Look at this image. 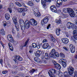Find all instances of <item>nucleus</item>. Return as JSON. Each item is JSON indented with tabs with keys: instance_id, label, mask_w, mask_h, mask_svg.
<instances>
[{
	"instance_id": "obj_39",
	"label": "nucleus",
	"mask_w": 77,
	"mask_h": 77,
	"mask_svg": "<svg viewBox=\"0 0 77 77\" xmlns=\"http://www.w3.org/2000/svg\"><path fill=\"white\" fill-rule=\"evenodd\" d=\"M58 75L60 77H63V75L62 73L60 72H59Z\"/></svg>"
},
{
	"instance_id": "obj_62",
	"label": "nucleus",
	"mask_w": 77,
	"mask_h": 77,
	"mask_svg": "<svg viewBox=\"0 0 77 77\" xmlns=\"http://www.w3.org/2000/svg\"><path fill=\"white\" fill-rule=\"evenodd\" d=\"M2 9V5H0V10Z\"/></svg>"
},
{
	"instance_id": "obj_12",
	"label": "nucleus",
	"mask_w": 77,
	"mask_h": 77,
	"mask_svg": "<svg viewBox=\"0 0 77 77\" xmlns=\"http://www.w3.org/2000/svg\"><path fill=\"white\" fill-rule=\"evenodd\" d=\"M69 47L71 52L72 53H74L75 52V47L72 44H70Z\"/></svg>"
},
{
	"instance_id": "obj_57",
	"label": "nucleus",
	"mask_w": 77,
	"mask_h": 77,
	"mask_svg": "<svg viewBox=\"0 0 77 77\" xmlns=\"http://www.w3.org/2000/svg\"><path fill=\"white\" fill-rule=\"evenodd\" d=\"M23 46H20V50H22V49H23Z\"/></svg>"
},
{
	"instance_id": "obj_7",
	"label": "nucleus",
	"mask_w": 77,
	"mask_h": 77,
	"mask_svg": "<svg viewBox=\"0 0 77 77\" xmlns=\"http://www.w3.org/2000/svg\"><path fill=\"white\" fill-rule=\"evenodd\" d=\"M34 14H35L36 17H41V14H40V13L39 12L38 9H36L35 10Z\"/></svg>"
},
{
	"instance_id": "obj_38",
	"label": "nucleus",
	"mask_w": 77,
	"mask_h": 77,
	"mask_svg": "<svg viewBox=\"0 0 77 77\" xmlns=\"http://www.w3.org/2000/svg\"><path fill=\"white\" fill-rule=\"evenodd\" d=\"M15 4L17 5L18 6H21V4L20 3L18 2H16L15 3Z\"/></svg>"
},
{
	"instance_id": "obj_63",
	"label": "nucleus",
	"mask_w": 77,
	"mask_h": 77,
	"mask_svg": "<svg viewBox=\"0 0 77 77\" xmlns=\"http://www.w3.org/2000/svg\"><path fill=\"white\" fill-rule=\"evenodd\" d=\"M12 33H13V34H15V31L14 30H13L12 31Z\"/></svg>"
},
{
	"instance_id": "obj_15",
	"label": "nucleus",
	"mask_w": 77,
	"mask_h": 77,
	"mask_svg": "<svg viewBox=\"0 0 77 77\" xmlns=\"http://www.w3.org/2000/svg\"><path fill=\"white\" fill-rule=\"evenodd\" d=\"M72 25L71 22H68L67 24L66 27L68 29H71L72 28Z\"/></svg>"
},
{
	"instance_id": "obj_29",
	"label": "nucleus",
	"mask_w": 77,
	"mask_h": 77,
	"mask_svg": "<svg viewBox=\"0 0 77 77\" xmlns=\"http://www.w3.org/2000/svg\"><path fill=\"white\" fill-rule=\"evenodd\" d=\"M50 37L52 41H53V42H56V39H55L53 37V35H51Z\"/></svg>"
},
{
	"instance_id": "obj_22",
	"label": "nucleus",
	"mask_w": 77,
	"mask_h": 77,
	"mask_svg": "<svg viewBox=\"0 0 77 77\" xmlns=\"http://www.w3.org/2000/svg\"><path fill=\"white\" fill-rule=\"evenodd\" d=\"M44 58L46 60H48L50 59V57H48V53H45V54Z\"/></svg>"
},
{
	"instance_id": "obj_26",
	"label": "nucleus",
	"mask_w": 77,
	"mask_h": 77,
	"mask_svg": "<svg viewBox=\"0 0 77 77\" xmlns=\"http://www.w3.org/2000/svg\"><path fill=\"white\" fill-rule=\"evenodd\" d=\"M24 26V25H20L21 30L23 31H24V30H25V29H26V27H25V26Z\"/></svg>"
},
{
	"instance_id": "obj_19",
	"label": "nucleus",
	"mask_w": 77,
	"mask_h": 77,
	"mask_svg": "<svg viewBox=\"0 0 77 77\" xmlns=\"http://www.w3.org/2000/svg\"><path fill=\"white\" fill-rule=\"evenodd\" d=\"M8 45L10 50H11V51H13V46H12V44H11V43H8Z\"/></svg>"
},
{
	"instance_id": "obj_58",
	"label": "nucleus",
	"mask_w": 77,
	"mask_h": 77,
	"mask_svg": "<svg viewBox=\"0 0 77 77\" xmlns=\"http://www.w3.org/2000/svg\"><path fill=\"white\" fill-rule=\"evenodd\" d=\"M22 15H23V16H25V15H26V13L24 12L23 13H22Z\"/></svg>"
},
{
	"instance_id": "obj_45",
	"label": "nucleus",
	"mask_w": 77,
	"mask_h": 77,
	"mask_svg": "<svg viewBox=\"0 0 77 77\" xmlns=\"http://www.w3.org/2000/svg\"><path fill=\"white\" fill-rule=\"evenodd\" d=\"M8 10H9V12H10V13H12V8H8Z\"/></svg>"
},
{
	"instance_id": "obj_25",
	"label": "nucleus",
	"mask_w": 77,
	"mask_h": 77,
	"mask_svg": "<svg viewBox=\"0 0 77 77\" xmlns=\"http://www.w3.org/2000/svg\"><path fill=\"white\" fill-rule=\"evenodd\" d=\"M5 17L6 19L7 20H9V18H10V15L9 14L7 13L5 14Z\"/></svg>"
},
{
	"instance_id": "obj_34",
	"label": "nucleus",
	"mask_w": 77,
	"mask_h": 77,
	"mask_svg": "<svg viewBox=\"0 0 77 77\" xmlns=\"http://www.w3.org/2000/svg\"><path fill=\"white\" fill-rule=\"evenodd\" d=\"M62 3L59 4L58 3H57L56 4V7L57 8H59V7H60L61 6V5H62Z\"/></svg>"
},
{
	"instance_id": "obj_3",
	"label": "nucleus",
	"mask_w": 77,
	"mask_h": 77,
	"mask_svg": "<svg viewBox=\"0 0 77 77\" xmlns=\"http://www.w3.org/2000/svg\"><path fill=\"white\" fill-rule=\"evenodd\" d=\"M49 55L51 57L53 58H56V57H58L59 56V53L56 52V50L54 49L51 50L50 53H49Z\"/></svg>"
},
{
	"instance_id": "obj_14",
	"label": "nucleus",
	"mask_w": 77,
	"mask_h": 77,
	"mask_svg": "<svg viewBox=\"0 0 77 77\" xmlns=\"http://www.w3.org/2000/svg\"><path fill=\"white\" fill-rule=\"evenodd\" d=\"M42 52L41 51H37L35 53V55L36 57H40V55L41 54Z\"/></svg>"
},
{
	"instance_id": "obj_32",
	"label": "nucleus",
	"mask_w": 77,
	"mask_h": 77,
	"mask_svg": "<svg viewBox=\"0 0 77 77\" xmlns=\"http://www.w3.org/2000/svg\"><path fill=\"white\" fill-rule=\"evenodd\" d=\"M17 11L20 13H22L23 12V8H18L17 9Z\"/></svg>"
},
{
	"instance_id": "obj_49",
	"label": "nucleus",
	"mask_w": 77,
	"mask_h": 77,
	"mask_svg": "<svg viewBox=\"0 0 77 77\" xmlns=\"http://www.w3.org/2000/svg\"><path fill=\"white\" fill-rule=\"evenodd\" d=\"M53 62L54 64V66H55V65H56V64H57V62H56V61H54Z\"/></svg>"
},
{
	"instance_id": "obj_1",
	"label": "nucleus",
	"mask_w": 77,
	"mask_h": 77,
	"mask_svg": "<svg viewBox=\"0 0 77 77\" xmlns=\"http://www.w3.org/2000/svg\"><path fill=\"white\" fill-rule=\"evenodd\" d=\"M38 22L36 20L34 19H32L30 20L29 21L28 20H26L25 22V26L26 29H29L30 27V24L32 26H36Z\"/></svg>"
},
{
	"instance_id": "obj_10",
	"label": "nucleus",
	"mask_w": 77,
	"mask_h": 77,
	"mask_svg": "<svg viewBox=\"0 0 77 77\" xmlns=\"http://www.w3.org/2000/svg\"><path fill=\"white\" fill-rule=\"evenodd\" d=\"M51 2V0H42V4L43 5V8H45L46 6L45 4L46 3V2Z\"/></svg>"
},
{
	"instance_id": "obj_36",
	"label": "nucleus",
	"mask_w": 77,
	"mask_h": 77,
	"mask_svg": "<svg viewBox=\"0 0 77 77\" xmlns=\"http://www.w3.org/2000/svg\"><path fill=\"white\" fill-rule=\"evenodd\" d=\"M32 46L33 48H36V44L35 43H33L32 44Z\"/></svg>"
},
{
	"instance_id": "obj_59",
	"label": "nucleus",
	"mask_w": 77,
	"mask_h": 77,
	"mask_svg": "<svg viewBox=\"0 0 77 77\" xmlns=\"http://www.w3.org/2000/svg\"><path fill=\"white\" fill-rule=\"evenodd\" d=\"M71 38L72 39H75L74 35V36H72L71 37Z\"/></svg>"
},
{
	"instance_id": "obj_17",
	"label": "nucleus",
	"mask_w": 77,
	"mask_h": 77,
	"mask_svg": "<svg viewBox=\"0 0 77 77\" xmlns=\"http://www.w3.org/2000/svg\"><path fill=\"white\" fill-rule=\"evenodd\" d=\"M34 59L35 62L37 63H41V60H40L39 58L38 57H34Z\"/></svg>"
},
{
	"instance_id": "obj_24",
	"label": "nucleus",
	"mask_w": 77,
	"mask_h": 77,
	"mask_svg": "<svg viewBox=\"0 0 77 77\" xmlns=\"http://www.w3.org/2000/svg\"><path fill=\"white\" fill-rule=\"evenodd\" d=\"M0 33L2 35H5V31L3 29H1L0 31Z\"/></svg>"
},
{
	"instance_id": "obj_35",
	"label": "nucleus",
	"mask_w": 77,
	"mask_h": 77,
	"mask_svg": "<svg viewBox=\"0 0 77 77\" xmlns=\"http://www.w3.org/2000/svg\"><path fill=\"white\" fill-rule=\"evenodd\" d=\"M60 55L61 57H62V58H63L64 57H65V55H64V54H63L62 53H60Z\"/></svg>"
},
{
	"instance_id": "obj_33",
	"label": "nucleus",
	"mask_w": 77,
	"mask_h": 77,
	"mask_svg": "<svg viewBox=\"0 0 77 77\" xmlns=\"http://www.w3.org/2000/svg\"><path fill=\"white\" fill-rule=\"evenodd\" d=\"M62 65L64 68H65L66 66V63H65V62H63L62 63Z\"/></svg>"
},
{
	"instance_id": "obj_50",
	"label": "nucleus",
	"mask_w": 77,
	"mask_h": 77,
	"mask_svg": "<svg viewBox=\"0 0 77 77\" xmlns=\"http://www.w3.org/2000/svg\"><path fill=\"white\" fill-rule=\"evenodd\" d=\"M51 26V25L50 24H49L48 26H47V29H50V26Z\"/></svg>"
},
{
	"instance_id": "obj_52",
	"label": "nucleus",
	"mask_w": 77,
	"mask_h": 77,
	"mask_svg": "<svg viewBox=\"0 0 77 77\" xmlns=\"http://www.w3.org/2000/svg\"><path fill=\"white\" fill-rule=\"evenodd\" d=\"M48 74H49V75L51 77H57L56 76H54H54H52L51 75V74H50V73H49V72H48Z\"/></svg>"
},
{
	"instance_id": "obj_8",
	"label": "nucleus",
	"mask_w": 77,
	"mask_h": 77,
	"mask_svg": "<svg viewBox=\"0 0 77 77\" xmlns=\"http://www.w3.org/2000/svg\"><path fill=\"white\" fill-rule=\"evenodd\" d=\"M42 48L44 49H47L48 48V50L50 49L51 46L49 45V44L47 43H44L42 45Z\"/></svg>"
},
{
	"instance_id": "obj_9",
	"label": "nucleus",
	"mask_w": 77,
	"mask_h": 77,
	"mask_svg": "<svg viewBox=\"0 0 77 77\" xmlns=\"http://www.w3.org/2000/svg\"><path fill=\"white\" fill-rule=\"evenodd\" d=\"M48 21V17H45L41 21V23L42 25H44L45 24H47Z\"/></svg>"
},
{
	"instance_id": "obj_53",
	"label": "nucleus",
	"mask_w": 77,
	"mask_h": 77,
	"mask_svg": "<svg viewBox=\"0 0 77 77\" xmlns=\"http://www.w3.org/2000/svg\"><path fill=\"white\" fill-rule=\"evenodd\" d=\"M2 63H3V60L2 59H0V63L1 64V65H2L3 64H2Z\"/></svg>"
},
{
	"instance_id": "obj_16",
	"label": "nucleus",
	"mask_w": 77,
	"mask_h": 77,
	"mask_svg": "<svg viewBox=\"0 0 77 77\" xmlns=\"http://www.w3.org/2000/svg\"><path fill=\"white\" fill-rule=\"evenodd\" d=\"M62 42L64 43V44H68V42H69L68 39L66 38H62Z\"/></svg>"
},
{
	"instance_id": "obj_21",
	"label": "nucleus",
	"mask_w": 77,
	"mask_h": 77,
	"mask_svg": "<svg viewBox=\"0 0 77 77\" xmlns=\"http://www.w3.org/2000/svg\"><path fill=\"white\" fill-rule=\"evenodd\" d=\"M50 71V73L52 74H54L56 72V71L54 69H51Z\"/></svg>"
},
{
	"instance_id": "obj_43",
	"label": "nucleus",
	"mask_w": 77,
	"mask_h": 77,
	"mask_svg": "<svg viewBox=\"0 0 77 77\" xmlns=\"http://www.w3.org/2000/svg\"><path fill=\"white\" fill-rule=\"evenodd\" d=\"M27 11V9L26 8H22V11L23 12H26V11Z\"/></svg>"
},
{
	"instance_id": "obj_41",
	"label": "nucleus",
	"mask_w": 77,
	"mask_h": 77,
	"mask_svg": "<svg viewBox=\"0 0 77 77\" xmlns=\"http://www.w3.org/2000/svg\"><path fill=\"white\" fill-rule=\"evenodd\" d=\"M2 74H7L8 73V71L7 70H5L2 72Z\"/></svg>"
},
{
	"instance_id": "obj_64",
	"label": "nucleus",
	"mask_w": 77,
	"mask_h": 77,
	"mask_svg": "<svg viewBox=\"0 0 77 77\" xmlns=\"http://www.w3.org/2000/svg\"><path fill=\"white\" fill-rule=\"evenodd\" d=\"M44 58V55H42V59H43Z\"/></svg>"
},
{
	"instance_id": "obj_42",
	"label": "nucleus",
	"mask_w": 77,
	"mask_h": 77,
	"mask_svg": "<svg viewBox=\"0 0 77 77\" xmlns=\"http://www.w3.org/2000/svg\"><path fill=\"white\" fill-rule=\"evenodd\" d=\"M73 34L74 35H77V30H74L73 31Z\"/></svg>"
},
{
	"instance_id": "obj_47",
	"label": "nucleus",
	"mask_w": 77,
	"mask_h": 77,
	"mask_svg": "<svg viewBox=\"0 0 77 77\" xmlns=\"http://www.w3.org/2000/svg\"><path fill=\"white\" fill-rule=\"evenodd\" d=\"M63 49L66 51H68V48L67 47H64L63 48Z\"/></svg>"
},
{
	"instance_id": "obj_23",
	"label": "nucleus",
	"mask_w": 77,
	"mask_h": 77,
	"mask_svg": "<svg viewBox=\"0 0 77 77\" xmlns=\"http://www.w3.org/2000/svg\"><path fill=\"white\" fill-rule=\"evenodd\" d=\"M19 22L20 25L22 26V25H24V22L23 20L22 19H20Z\"/></svg>"
},
{
	"instance_id": "obj_60",
	"label": "nucleus",
	"mask_w": 77,
	"mask_h": 77,
	"mask_svg": "<svg viewBox=\"0 0 77 77\" xmlns=\"http://www.w3.org/2000/svg\"><path fill=\"white\" fill-rule=\"evenodd\" d=\"M66 35L67 37H68V36H69V34H68V32H66Z\"/></svg>"
},
{
	"instance_id": "obj_11",
	"label": "nucleus",
	"mask_w": 77,
	"mask_h": 77,
	"mask_svg": "<svg viewBox=\"0 0 77 77\" xmlns=\"http://www.w3.org/2000/svg\"><path fill=\"white\" fill-rule=\"evenodd\" d=\"M7 39L9 41H10L11 42L13 43L14 42V39L12 38V35H9L7 36Z\"/></svg>"
},
{
	"instance_id": "obj_40",
	"label": "nucleus",
	"mask_w": 77,
	"mask_h": 77,
	"mask_svg": "<svg viewBox=\"0 0 77 77\" xmlns=\"http://www.w3.org/2000/svg\"><path fill=\"white\" fill-rule=\"evenodd\" d=\"M57 3H58L60 4L61 3L62 4V0H57Z\"/></svg>"
},
{
	"instance_id": "obj_37",
	"label": "nucleus",
	"mask_w": 77,
	"mask_h": 77,
	"mask_svg": "<svg viewBox=\"0 0 77 77\" xmlns=\"http://www.w3.org/2000/svg\"><path fill=\"white\" fill-rule=\"evenodd\" d=\"M35 69H32L30 71V73H31V74H33V73H34V72H35Z\"/></svg>"
},
{
	"instance_id": "obj_31",
	"label": "nucleus",
	"mask_w": 77,
	"mask_h": 77,
	"mask_svg": "<svg viewBox=\"0 0 77 77\" xmlns=\"http://www.w3.org/2000/svg\"><path fill=\"white\" fill-rule=\"evenodd\" d=\"M28 4L30 6H33L34 5V4H33V2L30 1L28 3Z\"/></svg>"
},
{
	"instance_id": "obj_44",
	"label": "nucleus",
	"mask_w": 77,
	"mask_h": 77,
	"mask_svg": "<svg viewBox=\"0 0 77 77\" xmlns=\"http://www.w3.org/2000/svg\"><path fill=\"white\" fill-rule=\"evenodd\" d=\"M74 77H77V72L76 71L74 72Z\"/></svg>"
},
{
	"instance_id": "obj_48",
	"label": "nucleus",
	"mask_w": 77,
	"mask_h": 77,
	"mask_svg": "<svg viewBox=\"0 0 77 77\" xmlns=\"http://www.w3.org/2000/svg\"><path fill=\"white\" fill-rule=\"evenodd\" d=\"M4 27H6V25H7V23L6 21H4Z\"/></svg>"
},
{
	"instance_id": "obj_55",
	"label": "nucleus",
	"mask_w": 77,
	"mask_h": 77,
	"mask_svg": "<svg viewBox=\"0 0 77 77\" xmlns=\"http://www.w3.org/2000/svg\"><path fill=\"white\" fill-rule=\"evenodd\" d=\"M36 47H37L38 49H39L40 48V46L39 45H36Z\"/></svg>"
},
{
	"instance_id": "obj_13",
	"label": "nucleus",
	"mask_w": 77,
	"mask_h": 77,
	"mask_svg": "<svg viewBox=\"0 0 77 77\" xmlns=\"http://www.w3.org/2000/svg\"><path fill=\"white\" fill-rule=\"evenodd\" d=\"M51 10L52 12H57V10H56V6L54 5L51 6Z\"/></svg>"
},
{
	"instance_id": "obj_27",
	"label": "nucleus",
	"mask_w": 77,
	"mask_h": 77,
	"mask_svg": "<svg viewBox=\"0 0 77 77\" xmlns=\"http://www.w3.org/2000/svg\"><path fill=\"white\" fill-rule=\"evenodd\" d=\"M64 77H69V76L68 75V72H66L64 73Z\"/></svg>"
},
{
	"instance_id": "obj_20",
	"label": "nucleus",
	"mask_w": 77,
	"mask_h": 77,
	"mask_svg": "<svg viewBox=\"0 0 77 77\" xmlns=\"http://www.w3.org/2000/svg\"><path fill=\"white\" fill-rule=\"evenodd\" d=\"M60 28H57L56 29V33L57 35L59 36L60 34Z\"/></svg>"
},
{
	"instance_id": "obj_5",
	"label": "nucleus",
	"mask_w": 77,
	"mask_h": 77,
	"mask_svg": "<svg viewBox=\"0 0 77 77\" xmlns=\"http://www.w3.org/2000/svg\"><path fill=\"white\" fill-rule=\"evenodd\" d=\"M12 19L14 23L15 24V26L17 31H19V25H18V23H17V19L16 18L14 17H13Z\"/></svg>"
},
{
	"instance_id": "obj_4",
	"label": "nucleus",
	"mask_w": 77,
	"mask_h": 77,
	"mask_svg": "<svg viewBox=\"0 0 77 77\" xmlns=\"http://www.w3.org/2000/svg\"><path fill=\"white\" fill-rule=\"evenodd\" d=\"M13 59L16 63H18L19 61H21L23 60L22 58L18 55H16L15 57H13Z\"/></svg>"
},
{
	"instance_id": "obj_2",
	"label": "nucleus",
	"mask_w": 77,
	"mask_h": 77,
	"mask_svg": "<svg viewBox=\"0 0 77 77\" xmlns=\"http://www.w3.org/2000/svg\"><path fill=\"white\" fill-rule=\"evenodd\" d=\"M63 11L64 13H66L67 12L71 17H74L75 16H76V15H77V12H76V14H75L73 10L70 8H63Z\"/></svg>"
},
{
	"instance_id": "obj_18",
	"label": "nucleus",
	"mask_w": 77,
	"mask_h": 77,
	"mask_svg": "<svg viewBox=\"0 0 77 77\" xmlns=\"http://www.w3.org/2000/svg\"><path fill=\"white\" fill-rule=\"evenodd\" d=\"M55 68L58 69H61V66L60 64H57L56 65H55Z\"/></svg>"
},
{
	"instance_id": "obj_30",
	"label": "nucleus",
	"mask_w": 77,
	"mask_h": 77,
	"mask_svg": "<svg viewBox=\"0 0 77 77\" xmlns=\"http://www.w3.org/2000/svg\"><path fill=\"white\" fill-rule=\"evenodd\" d=\"M62 21L60 20H55V22L57 24H59L60 23H61Z\"/></svg>"
},
{
	"instance_id": "obj_51",
	"label": "nucleus",
	"mask_w": 77,
	"mask_h": 77,
	"mask_svg": "<svg viewBox=\"0 0 77 77\" xmlns=\"http://www.w3.org/2000/svg\"><path fill=\"white\" fill-rule=\"evenodd\" d=\"M27 43H28V41H27L25 42L24 47H26V46H27Z\"/></svg>"
},
{
	"instance_id": "obj_54",
	"label": "nucleus",
	"mask_w": 77,
	"mask_h": 77,
	"mask_svg": "<svg viewBox=\"0 0 77 77\" xmlns=\"http://www.w3.org/2000/svg\"><path fill=\"white\" fill-rule=\"evenodd\" d=\"M75 39L77 40V35H74Z\"/></svg>"
},
{
	"instance_id": "obj_56",
	"label": "nucleus",
	"mask_w": 77,
	"mask_h": 77,
	"mask_svg": "<svg viewBox=\"0 0 77 77\" xmlns=\"http://www.w3.org/2000/svg\"><path fill=\"white\" fill-rule=\"evenodd\" d=\"M75 26H77V18L76 20H75Z\"/></svg>"
},
{
	"instance_id": "obj_28",
	"label": "nucleus",
	"mask_w": 77,
	"mask_h": 77,
	"mask_svg": "<svg viewBox=\"0 0 77 77\" xmlns=\"http://www.w3.org/2000/svg\"><path fill=\"white\" fill-rule=\"evenodd\" d=\"M65 59H60L59 60V62L60 63H62L64 62H65Z\"/></svg>"
},
{
	"instance_id": "obj_46",
	"label": "nucleus",
	"mask_w": 77,
	"mask_h": 77,
	"mask_svg": "<svg viewBox=\"0 0 77 77\" xmlns=\"http://www.w3.org/2000/svg\"><path fill=\"white\" fill-rule=\"evenodd\" d=\"M0 43L1 44L2 46L3 47V48H5V46H4V44H3V42H0Z\"/></svg>"
},
{
	"instance_id": "obj_61",
	"label": "nucleus",
	"mask_w": 77,
	"mask_h": 77,
	"mask_svg": "<svg viewBox=\"0 0 77 77\" xmlns=\"http://www.w3.org/2000/svg\"><path fill=\"white\" fill-rule=\"evenodd\" d=\"M47 40L45 39H44L43 40V42H47Z\"/></svg>"
},
{
	"instance_id": "obj_6",
	"label": "nucleus",
	"mask_w": 77,
	"mask_h": 77,
	"mask_svg": "<svg viewBox=\"0 0 77 77\" xmlns=\"http://www.w3.org/2000/svg\"><path fill=\"white\" fill-rule=\"evenodd\" d=\"M68 70L69 74L70 75H72L74 73V69L71 66H69L68 67Z\"/></svg>"
}]
</instances>
